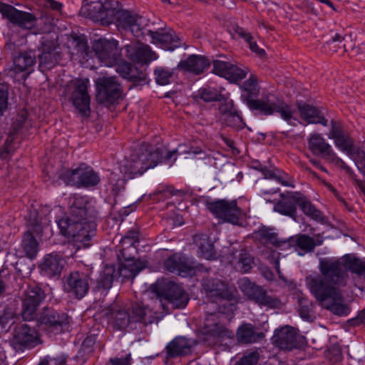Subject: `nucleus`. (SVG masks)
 Wrapping results in <instances>:
<instances>
[{"instance_id":"10","label":"nucleus","mask_w":365,"mask_h":365,"mask_svg":"<svg viewBox=\"0 0 365 365\" xmlns=\"http://www.w3.org/2000/svg\"><path fill=\"white\" fill-rule=\"evenodd\" d=\"M66 185L76 187L90 188L98 185L101 182L99 173L90 166L81 165L74 170H67L59 175Z\"/></svg>"},{"instance_id":"43","label":"nucleus","mask_w":365,"mask_h":365,"mask_svg":"<svg viewBox=\"0 0 365 365\" xmlns=\"http://www.w3.org/2000/svg\"><path fill=\"white\" fill-rule=\"evenodd\" d=\"M298 312L299 316L306 321H313L314 317V305L309 299L301 297L298 299Z\"/></svg>"},{"instance_id":"13","label":"nucleus","mask_w":365,"mask_h":365,"mask_svg":"<svg viewBox=\"0 0 365 365\" xmlns=\"http://www.w3.org/2000/svg\"><path fill=\"white\" fill-rule=\"evenodd\" d=\"M272 340L275 346L287 351L300 349L306 344L305 337L299 330L288 325L276 329Z\"/></svg>"},{"instance_id":"41","label":"nucleus","mask_w":365,"mask_h":365,"mask_svg":"<svg viewBox=\"0 0 365 365\" xmlns=\"http://www.w3.org/2000/svg\"><path fill=\"white\" fill-rule=\"evenodd\" d=\"M21 246L27 257L31 259L36 257L38 251V243L30 230L24 234Z\"/></svg>"},{"instance_id":"50","label":"nucleus","mask_w":365,"mask_h":365,"mask_svg":"<svg viewBox=\"0 0 365 365\" xmlns=\"http://www.w3.org/2000/svg\"><path fill=\"white\" fill-rule=\"evenodd\" d=\"M212 63L213 73L226 78L227 76L229 75V70L232 63L221 60H214Z\"/></svg>"},{"instance_id":"7","label":"nucleus","mask_w":365,"mask_h":365,"mask_svg":"<svg viewBox=\"0 0 365 365\" xmlns=\"http://www.w3.org/2000/svg\"><path fill=\"white\" fill-rule=\"evenodd\" d=\"M308 147L314 155L320 156L327 163L334 164L344 169L365 195V182L357 178L353 170L336 155L331 146L326 142L320 134L314 133L310 135L308 140Z\"/></svg>"},{"instance_id":"56","label":"nucleus","mask_w":365,"mask_h":365,"mask_svg":"<svg viewBox=\"0 0 365 365\" xmlns=\"http://www.w3.org/2000/svg\"><path fill=\"white\" fill-rule=\"evenodd\" d=\"M128 240V244L130 246H135V243L139 242V232L135 230H130L127 232L123 237H122V242H125Z\"/></svg>"},{"instance_id":"14","label":"nucleus","mask_w":365,"mask_h":365,"mask_svg":"<svg viewBox=\"0 0 365 365\" xmlns=\"http://www.w3.org/2000/svg\"><path fill=\"white\" fill-rule=\"evenodd\" d=\"M93 50L99 61L111 67L121 61V52L115 40L98 39L93 44Z\"/></svg>"},{"instance_id":"40","label":"nucleus","mask_w":365,"mask_h":365,"mask_svg":"<svg viewBox=\"0 0 365 365\" xmlns=\"http://www.w3.org/2000/svg\"><path fill=\"white\" fill-rule=\"evenodd\" d=\"M298 206L303 213L316 221H322L323 216L322 212L317 210L311 201L303 194L299 192Z\"/></svg>"},{"instance_id":"4","label":"nucleus","mask_w":365,"mask_h":365,"mask_svg":"<svg viewBox=\"0 0 365 365\" xmlns=\"http://www.w3.org/2000/svg\"><path fill=\"white\" fill-rule=\"evenodd\" d=\"M46 298L44 291L38 286H31L24 292L21 314L24 320L31 321L37 317L40 326L46 331L58 334L68 329V315L53 307H45L37 315L36 312Z\"/></svg>"},{"instance_id":"51","label":"nucleus","mask_w":365,"mask_h":365,"mask_svg":"<svg viewBox=\"0 0 365 365\" xmlns=\"http://www.w3.org/2000/svg\"><path fill=\"white\" fill-rule=\"evenodd\" d=\"M259 235L260 237V240L266 245H272L273 246L275 247L276 244L279 240L277 235L274 232H271V230L267 228H262L259 231Z\"/></svg>"},{"instance_id":"47","label":"nucleus","mask_w":365,"mask_h":365,"mask_svg":"<svg viewBox=\"0 0 365 365\" xmlns=\"http://www.w3.org/2000/svg\"><path fill=\"white\" fill-rule=\"evenodd\" d=\"M197 96L205 102H212L220 101L222 94L217 89L207 87L200 88L198 91Z\"/></svg>"},{"instance_id":"59","label":"nucleus","mask_w":365,"mask_h":365,"mask_svg":"<svg viewBox=\"0 0 365 365\" xmlns=\"http://www.w3.org/2000/svg\"><path fill=\"white\" fill-rule=\"evenodd\" d=\"M8 104V93L4 86L0 85V115L6 109Z\"/></svg>"},{"instance_id":"34","label":"nucleus","mask_w":365,"mask_h":365,"mask_svg":"<svg viewBox=\"0 0 365 365\" xmlns=\"http://www.w3.org/2000/svg\"><path fill=\"white\" fill-rule=\"evenodd\" d=\"M236 337L238 342L247 344L261 341L264 337V334L252 324L243 323L238 327Z\"/></svg>"},{"instance_id":"36","label":"nucleus","mask_w":365,"mask_h":365,"mask_svg":"<svg viewBox=\"0 0 365 365\" xmlns=\"http://www.w3.org/2000/svg\"><path fill=\"white\" fill-rule=\"evenodd\" d=\"M115 279H117L115 267L113 264H106L96 279L94 289L96 291L108 290L111 288L113 282Z\"/></svg>"},{"instance_id":"49","label":"nucleus","mask_w":365,"mask_h":365,"mask_svg":"<svg viewBox=\"0 0 365 365\" xmlns=\"http://www.w3.org/2000/svg\"><path fill=\"white\" fill-rule=\"evenodd\" d=\"M248 69L247 68H241L232 63L229 70V75L227 76L226 78L232 82L236 83L245 78Z\"/></svg>"},{"instance_id":"18","label":"nucleus","mask_w":365,"mask_h":365,"mask_svg":"<svg viewBox=\"0 0 365 365\" xmlns=\"http://www.w3.org/2000/svg\"><path fill=\"white\" fill-rule=\"evenodd\" d=\"M103 317L107 320L108 325L113 329L123 331L127 328L135 329L134 327L128 307L113 304L103 311Z\"/></svg>"},{"instance_id":"25","label":"nucleus","mask_w":365,"mask_h":365,"mask_svg":"<svg viewBox=\"0 0 365 365\" xmlns=\"http://www.w3.org/2000/svg\"><path fill=\"white\" fill-rule=\"evenodd\" d=\"M197 341L185 336H176L165 346L167 359L182 357L192 352Z\"/></svg>"},{"instance_id":"62","label":"nucleus","mask_w":365,"mask_h":365,"mask_svg":"<svg viewBox=\"0 0 365 365\" xmlns=\"http://www.w3.org/2000/svg\"><path fill=\"white\" fill-rule=\"evenodd\" d=\"M279 255V253H277L275 251H272L270 255L267 257V259L269 260V262L274 266L275 269L279 274L280 269Z\"/></svg>"},{"instance_id":"54","label":"nucleus","mask_w":365,"mask_h":365,"mask_svg":"<svg viewBox=\"0 0 365 365\" xmlns=\"http://www.w3.org/2000/svg\"><path fill=\"white\" fill-rule=\"evenodd\" d=\"M154 195H162L165 198H168L174 195H179L180 197H183L185 195L184 191L181 190H176L173 186H167L166 187L157 190L154 194Z\"/></svg>"},{"instance_id":"23","label":"nucleus","mask_w":365,"mask_h":365,"mask_svg":"<svg viewBox=\"0 0 365 365\" xmlns=\"http://www.w3.org/2000/svg\"><path fill=\"white\" fill-rule=\"evenodd\" d=\"M38 343V337L35 329L26 324L17 325L14 330L11 344L16 350L23 351L24 349H31Z\"/></svg>"},{"instance_id":"12","label":"nucleus","mask_w":365,"mask_h":365,"mask_svg":"<svg viewBox=\"0 0 365 365\" xmlns=\"http://www.w3.org/2000/svg\"><path fill=\"white\" fill-rule=\"evenodd\" d=\"M240 288L247 298L260 307L269 309H278L282 307L281 300L274 296L269 295L262 287L252 282L245 277L240 282Z\"/></svg>"},{"instance_id":"9","label":"nucleus","mask_w":365,"mask_h":365,"mask_svg":"<svg viewBox=\"0 0 365 365\" xmlns=\"http://www.w3.org/2000/svg\"><path fill=\"white\" fill-rule=\"evenodd\" d=\"M114 6L118 1L112 0H84L80 13L96 22L108 26L113 22Z\"/></svg>"},{"instance_id":"30","label":"nucleus","mask_w":365,"mask_h":365,"mask_svg":"<svg viewBox=\"0 0 365 365\" xmlns=\"http://www.w3.org/2000/svg\"><path fill=\"white\" fill-rule=\"evenodd\" d=\"M329 138L334 140L336 147L351 155L354 150V142L349 134L343 129L340 123L331 120Z\"/></svg>"},{"instance_id":"21","label":"nucleus","mask_w":365,"mask_h":365,"mask_svg":"<svg viewBox=\"0 0 365 365\" xmlns=\"http://www.w3.org/2000/svg\"><path fill=\"white\" fill-rule=\"evenodd\" d=\"M90 280L89 274L86 272L79 271L71 272L65 278L63 284L64 291L74 298L81 299L89 291Z\"/></svg>"},{"instance_id":"55","label":"nucleus","mask_w":365,"mask_h":365,"mask_svg":"<svg viewBox=\"0 0 365 365\" xmlns=\"http://www.w3.org/2000/svg\"><path fill=\"white\" fill-rule=\"evenodd\" d=\"M96 341V335H89L83 340L80 349V353L89 354L93 351V347Z\"/></svg>"},{"instance_id":"16","label":"nucleus","mask_w":365,"mask_h":365,"mask_svg":"<svg viewBox=\"0 0 365 365\" xmlns=\"http://www.w3.org/2000/svg\"><path fill=\"white\" fill-rule=\"evenodd\" d=\"M96 99L99 103L110 106L117 101L122 88L115 77H101L96 81Z\"/></svg>"},{"instance_id":"22","label":"nucleus","mask_w":365,"mask_h":365,"mask_svg":"<svg viewBox=\"0 0 365 365\" xmlns=\"http://www.w3.org/2000/svg\"><path fill=\"white\" fill-rule=\"evenodd\" d=\"M147 34L151 37L153 43L159 45L164 50L173 51L181 47L187 48L184 38L174 30L170 29L168 31L147 30Z\"/></svg>"},{"instance_id":"29","label":"nucleus","mask_w":365,"mask_h":365,"mask_svg":"<svg viewBox=\"0 0 365 365\" xmlns=\"http://www.w3.org/2000/svg\"><path fill=\"white\" fill-rule=\"evenodd\" d=\"M164 267L167 271L182 277L190 275L194 271L189 259L180 253H175L169 257L165 260Z\"/></svg>"},{"instance_id":"38","label":"nucleus","mask_w":365,"mask_h":365,"mask_svg":"<svg viewBox=\"0 0 365 365\" xmlns=\"http://www.w3.org/2000/svg\"><path fill=\"white\" fill-rule=\"evenodd\" d=\"M193 240L196 245H197L198 252L202 257L207 259H211L215 257L214 245L207 235H195Z\"/></svg>"},{"instance_id":"42","label":"nucleus","mask_w":365,"mask_h":365,"mask_svg":"<svg viewBox=\"0 0 365 365\" xmlns=\"http://www.w3.org/2000/svg\"><path fill=\"white\" fill-rule=\"evenodd\" d=\"M28 113L26 110L20 111L14 118L10 131L9 138H14V135L19 133H23L27 131L29 128Z\"/></svg>"},{"instance_id":"24","label":"nucleus","mask_w":365,"mask_h":365,"mask_svg":"<svg viewBox=\"0 0 365 365\" xmlns=\"http://www.w3.org/2000/svg\"><path fill=\"white\" fill-rule=\"evenodd\" d=\"M66 260L62 254L52 252L46 255L38 264L41 274L48 278H58L65 266Z\"/></svg>"},{"instance_id":"20","label":"nucleus","mask_w":365,"mask_h":365,"mask_svg":"<svg viewBox=\"0 0 365 365\" xmlns=\"http://www.w3.org/2000/svg\"><path fill=\"white\" fill-rule=\"evenodd\" d=\"M208 209L217 217L233 225H238L242 217V210L237 207V201L219 200L207 204Z\"/></svg>"},{"instance_id":"48","label":"nucleus","mask_w":365,"mask_h":365,"mask_svg":"<svg viewBox=\"0 0 365 365\" xmlns=\"http://www.w3.org/2000/svg\"><path fill=\"white\" fill-rule=\"evenodd\" d=\"M260 355L257 350L245 352L235 365H259Z\"/></svg>"},{"instance_id":"15","label":"nucleus","mask_w":365,"mask_h":365,"mask_svg":"<svg viewBox=\"0 0 365 365\" xmlns=\"http://www.w3.org/2000/svg\"><path fill=\"white\" fill-rule=\"evenodd\" d=\"M157 292L172 308L183 309L189 301L188 295L183 288L171 281L159 283Z\"/></svg>"},{"instance_id":"6","label":"nucleus","mask_w":365,"mask_h":365,"mask_svg":"<svg viewBox=\"0 0 365 365\" xmlns=\"http://www.w3.org/2000/svg\"><path fill=\"white\" fill-rule=\"evenodd\" d=\"M177 158V150L166 151L163 148L150 149L148 144L143 143L131 155L130 160L120 168L124 177L133 178L141 175L147 170L164 163L170 166Z\"/></svg>"},{"instance_id":"2","label":"nucleus","mask_w":365,"mask_h":365,"mask_svg":"<svg viewBox=\"0 0 365 365\" xmlns=\"http://www.w3.org/2000/svg\"><path fill=\"white\" fill-rule=\"evenodd\" d=\"M202 289L212 302L218 304V312L206 315L202 327L205 341L212 337V345L218 342L220 339H232L235 333L222 323V314L233 312L235 309L236 299L235 292L227 288V285L217 279H207L203 281Z\"/></svg>"},{"instance_id":"57","label":"nucleus","mask_w":365,"mask_h":365,"mask_svg":"<svg viewBox=\"0 0 365 365\" xmlns=\"http://www.w3.org/2000/svg\"><path fill=\"white\" fill-rule=\"evenodd\" d=\"M275 247L279 248L281 250H287L292 249L294 251V237H289L287 239H279Z\"/></svg>"},{"instance_id":"11","label":"nucleus","mask_w":365,"mask_h":365,"mask_svg":"<svg viewBox=\"0 0 365 365\" xmlns=\"http://www.w3.org/2000/svg\"><path fill=\"white\" fill-rule=\"evenodd\" d=\"M89 81L87 78H78L71 81L66 87L65 93L72 102L75 108L81 115L90 114V96L88 93Z\"/></svg>"},{"instance_id":"61","label":"nucleus","mask_w":365,"mask_h":365,"mask_svg":"<svg viewBox=\"0 0 365 365\" xmlns=\"http://www.w3.org/2000/svg\"><path fill=\"white\" fill-rule=\"evenodd\" d=\"M235 31L239 36L244 38L248 44H250V42L254 41V38L251 34L242 27L237 26Z\"/></svg>"},{"instance_id":"31","label":"nucleus","mask_w":365,"mask_h":365,"mask_svg":"<svg viewBox=\"0 0 365 365\" xmlns=\"http://www.w3.org/2000/svg\"><path fill=\"white\" fill-rule=\"evenodd\" d=\"M128 58L138 63H149L157 58L156 53L150 46L142 43H133L125 46Z\"/></svg>"},{"instance_id":"37","label":"nucleus","mask_w":365,"mask_h":365,"mask_svg":"<svg viewBox=\"0 0 365 365\" xmlns=\"http://www.w3.org/2000/svg\"><path fill=\"white\" fill-rule=\"evenodd\" d=\"M116 71L125 79L135 83H143L146 81V75L143 72H138L136 68H133L130 63L123 62L118 63Z\"/></svg>"},{"instance_id":"27","label":"nucleus","mask_w":365,"mask_h":365,"mask_svg":"<svg viewBox=\"0 0 365 365\" xmlns=\"http://www.w3.org/2000/svg\"><path fill=\"white\" fill-rule=\"evenodd\" d=\"M120 264L118 270L115 269L116 278L122 277L123 280L133 279V278L144 268V265L140 260L135 257H128L124 250L118 255Z\"/></svg>"},{"instance_id":"26","label":"nucleus","mask_w":365,"mask_h":365,"mask_svg":"<svg viewBox=\"0 0 365 365\" xmlns=\"http://www.w3.org/2000/svg\"><path fill=\"white\" fill-rule=\"evenodd\" d=\"M134 327L148 326L158 321L157 313L142 302H133L128 306Z\"/></svg>"},{"instance_id":"17","label":"nucleus","mask_w":365,"mask_h":365,"mask_svg":"<svg viewBox=\"0 0 365 365\" xmlns=\"http://www.w3.org/2000/svg\"><path fill=\"white\" fill-rule=\"evenodd\" d=\"M113 22L118 28L130 31L135 37H140L143 31L144 19L142 16L132 11L118 9L114 6Z\"/></svg>"},{"instance_id":"35","label":"nucleus","mask_w":365,"mask_h":365,"mask_svg":"<svg viewBox=\"0 0 365 365\" xmlns=\"http://www.w3.org/2000/svg\"><path fill=\"white\" fill-rule=\"evenodd\" d=\"M297 108L302 118L307 123H320L324 126L327 125V120L314 106L307 103H297Z\"/></svg>"},{"instance_id":"63","label":"nucleus","mask_w":365,"mask_h":365,"mask_svg":"<svg viewBox=\"0 0 365 365\" xmlns=\"http://www.w3.org/2000/svg\"><path fill=\"white\" fill-rule=\"evenodd\" d=\"M44 5L53 11H61L63 5L55 0H43Z\"/></svg>"},{"instance_id":"5","label":"nucleus","mask_w":365,"mask_h":365,"mask_svg":"<svg viewBox=\"0 0 365 365\" xmlns=\"http://www.w3.org/2000/svg\"><path fill=\"white\" fill-rule=\"evenodd\" d=\"M240 89L242 101L255 115L269 116L278 113L282 118L289 124L292 123V120H295L293 116L294 110L287 103L281 101H272L267 96L257 98L260 87L255 76L252 75L245 81Z\"/></svg>"},{"instance_id":"64","label":"nucleus","mask_w":365,"mask_h":365,"mask_svg":"<svg viewBox=\"0 0 365 365\" xmlns=\"http://www.w3.org/2000/svg\"><path fill=\"white\" fill-rule=\"evenodd\" d=\"M250 48L252 52H255L259 57H262L265 55V51L264 49L259 48L255 41H252L250 42L249 44Z\"/></svg>"},{"instance_id":"32","label":"nucleus","mask_w":365,"mask_h":365,"mask_svg":"<svg viewBox=\"0 0 365 365\" xmlns=\"http://www.w3.org/2000/svg\"><path fill=\"white\" fill-rule=\"evenodd\" d=\"M210 66V61L205 56L191 54L186 59L180 61L178 68L195 75L204 73Z\"/></svg>"},{"instance_id":"39","label":"nucleus","mask_w":365,"mask_h":365,"mask_svg":"<svg viewBox=\"0 0 365 365\" xmlns=\"http://www.w3.org/2000/svg\"><path fill=\"white\" fill-rule=\"evenodd\" d=\"M322 241L316 243L314 240L307 235H299L294 237V251L299 255L313 252L317 245H321Z\"/></svg>"},{"instance_id":"52","label":"nucleus","mask_w":365,"mask_h":365,"mask_svg":"<svg viewBox=\"0 0 365 365\" xmlns=\"http://www.w3.org/2000/svg\"><path fill=\"white\" fill-rule=\"evenodd\" d=\"M42 52L38 55V59L40 64H44L46 66H50L53 62V45H42Z\"/></svg>"},{"instance_id":"53","label":"nucleus","mask_w":365,"mask_h":365,"mask_svg":"<svg viewBox=\"0 0 365 365\" xmlns=\"http://www.w3.org/2000/svg\"><path fill=\"white\" fill-rule=\"evenodd\" d=\"M66 356L61 354L56 357L46 356L40 361L38 365H66Z\"/></svg>"},{"instance_id":"8","label":"nucleus","mask_w":365,"mask_h":365,"mask_svg":"<svg viewBox=\"0 0 365 365\" xmlns=\"http://www.w3.org/2000/svg\"><path fill=\"white\" fill-rule=\"evenodd\" d=\"M6 47L13 51V66L8 70L7 75L16 81H24L33 71L36 63V54L32 51L19 52L16 53V45L13 42H8Z\"/></svg>"},{"instance_id":"19","label":"nucleus","mask_w":365,"mask_h":365,"mask_svg":"<svg viewBox=\"0 0 365 365\" xmlns=\"http://www.w3.org/2000/svg\"><path fill=\"white\" fill-rule=\"evenodd\" d=\"M0 14L11 24L22 29H32L37 23V18L34 14L19 10L14 6L3 2H0Z\"/></svg>"},{"instance_id":"44","label":"nucleus","mask_w":365,"mask_h":365,"mask_svg":"<svg viewBox=\"0 0 365 365\" xmlns=\"http://www.w3.org/2000/svg\"><path fill=\"white\" fill-rule=\"evenodd\" d=\"M254 264V259L245 250H242L239 254L236 268L238 271L245 273L249 272Z\"/></svg>"},{"instance_id":"46","label":"nucleus","mask_w":365,"mask_h":365,"mask_svg":"<svg viewBox=\"0 0 365 365\" xmlns=\"http://www.w3.org/2000/svg\"><path fill=\"white\" fill-rule=\"evenodd\" d=\"M174 73L173 69L159 67L155 69L156 83L161 86H165L170 83V78Z\"/></svg>"},{"instance_id":"60","label":"nucleus","mask_w":365,"mask_h":365,"mask_svg":"<svg viewBox=\"0 0 365 365\" xmlns=\"http://www.w3.org/2000/svg\"><path fill=\"white\" fill-rule=\"evenodd\" d=\"M75 48L76 49L77 53L81 54V56H87L89 47L86 40L79 39L76 41Z\"/></svg>"},{"instance_id":"45","label":"nucleus","mask_w":365,"mask_h":365,"mask_svg":"<svg viewBox=\"0 0 365 365\" xmlns=\"http://www.w3.org/2000/svg\"><path fill=\"white\" fill-rule=\"evenodd\" d=\"M17 314L15 310V304L6 306L3 312L0 313V325L2 328H6L10 323L13 324V320L16 317Z\"/></svg>"},{"instance_id":"58","label":"nucleus","mask_w":365,"mask_h":365,"mask_svg":"<svg viewBox=\"0 0 365 365\" xmlns=\"http://www.w3.org/2000/svg\"><path fill=\"white\" fill-rule=\"evenodd\" d=\"M111 365H131L133 359L130 354H126L125 357L111 358L109 360Z\"/></svg>"},{"instance_id":"1","label":"nucleus","mask_w":365,"mask_h":365,"mask_svg":"<svg viewBox=\"0 0 365 365\" xmlns=\"http://www.w3.org/2000/svg\"><path fill=\"white\" fill-rule=\"evenodd\" d=\"M320 275L306 277L310 292L325 307L337 315H346L349 308L344 303L341 288L347 284L348 271L365 278V262L354 255L340 258L325 257L319 260Z\"/></svg>"},{"instance_id":"28","label":"nucleus","mask_w":365,"mask_h":365,"mask_svg":"<svg viewBox=\"0 0 365 365\" xmlns=\"http://www.w3.org/2000/svg\"><path fill=\"white\" fill-rule=\"evenodd\" d=\"M299 192H287L280 195V199L274 204V211L297 221V212Z\"/></svg>"},{"instance_id":"3","label":"nucleus","mask_w":365,"mask_h":365,"mask_svg":"<svg viewBox=\"0 0 365 365\" xmlns=\"http://www.w3.org/2000/svg\"><path fill=\"white\" fill-rule=\"evenodd\" d=\"M96 210L88 196L78 194L68 198V212L58 221L61 234L85 245L96 235Z\"/></svg>"},{"instance_id":"33","label":"nucleus","mask_w":365,"mask_h":365,"mask_svg":"<svg viewBox=\"0 0 365 365\" xmlns=\"http://www.w3.org/2000/svg\"><path fill=\"white\" fill-rule=\"evenodd\" d=\"M223 121L230 127H241L243 119L240 112L236 108L232 100L225 101L219 106Z\"/></svg>"}]
</instances>
